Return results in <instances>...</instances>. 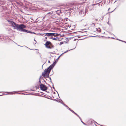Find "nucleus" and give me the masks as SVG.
Returning a JSON list of instances; mask_svg holds the SVG:
<instances>
[{
	"label": "nucleus",
	"instance_id": "nucleus-12",
	"mask_svg": "<svg viewBox=\"0 0 126 126\" xmlns=\"http://www.w3.org/2000/svg\"><path fill=\"white\" fill-rule=\"evenodd\" d=\"M98 29H99V30H98V29H97V28L96 29L97 30V31H98V32H100L101 31H100V29L99 28H98Z\"/></svg>",
	"mask_w": 126,
	"mask_h": 126
},
{
	"label": "nucleus",
	"instance_id": "nucleus-4",
	"mask_svg": "<svg viewBox=\"0 0 126 126\" xmlns=\"http://www.w3.org/2000/svg\"><path fill=\"white\" fill-rule=\"evenodd\" d=\"M40 89L43 91H45L47 90V87L45 85L43 84H41L40 85Z\"/></svg>",
	"mask_w": 126,
	"mask_h": 126
},
{
	"label": "nucleus",
	"instance_id": "nucleus-6",
	"mask_svg": "<svg viewBox=\"0 0 126 126\" xmlns=\"http://www.w3.org/2000/svg\"><path fill=\"white\" fill-rule=\"evenodd\" d=\"M20 29V30H21L23 32H27L29 33H31V32H31L28 31L25 29Z\"/></svg>",
	"mask_w": 126,
	"mask_h": 126
},
{
	"label": "nucleus",
	"instance_id": "nucleus-10",
	"mask_svg": "<svg viewBox=\"0 0 126 126\" xmlns=\"http://www.w3.org/2000/svg\"><path fill=\"white\" fill-rule=\"evenodd\" d=\"M71 111L73 112V113L76 114L79 117V118L81 119L80 117L77 114H76V113H75L74 111L73 110H71Z\"/></svg>",
	"mask_w": 126,
	"mask_h": 126
},
{
	"label": "nucleus",
	"instance_id": "nucleus-19",
	"mask_svg": "<svg viewBox=\"0 0 126 126\" xmlns=\"http://www.w3.org/2000/svg\"><path fill=\"white\" fill-rule=\"evenodd\" d=\"M109 9H110V8L108 10H109Z\"/></svg>",
	"mask_w": 126,
	"mask_h": 126
},
{
	"label": "nucleus",
	"instance_id": "nucleus-1",
	"mask_svg": "<svg viewBox=\"0 0 126 126\" xmlns=\"http://www.w3.org/2000/svg\"><path fill=\"white\" fill-rule=\"evenodd\" d=\"M61 55L59 56L58 58L56 60L55 62H54L52 65L50 66L47 69L45 70L44 72L42 73V76L44 77H46V76L49 75L50 70L54 66L56 63L58 62L60 57Z\"/></svg>",
	"mask_w": 126,
	"mask_h": 126
},
{
	"label": "nucleus",
	"instance_id": "nucleus-11",
	"mask_svg": "<svg viewBox=\"0 0 126 126\" xmlns=\"http://www.w3.org/2000/svg\"><path fill=\"white\" fill-rule=\"evenodd\" d=\"M72 49H71L69 50V51H70V50H72ZM68 51V50H67V51H65V52H64L63 53V54H64V53H66V52H67Z\"/></svg>",
	"mask_w": 126,
	"mask_h": 126
},
{
	"label": "nucleus",
	"instance_id": "nucleus-17",
	"mask_svg": "<svg viewBox=\"0 0 126 126\" xmlns=\"http://www.w3.org/2000/svg\"><path fill=\"white\" fill-rule=\"evenodd\" d=\"M48 62L49 63H50V61H48Z\"/></svg>",
	"mask_w": 126,
	"mask_h": 126
},
{
	"label": "nucleus",
	"instance_id": "nucleus-8",
	"mask_svg": "<svg viewBox=\"0 0 126 126\" xmlns=\"http://www.w3.org/2000/svg\"><path fill=\"white\" fill-rule=\"evenodd\" d=\"M84 11L85 12V14H82V13H83L84 12V11L83 10V11H81V14L82 16H84L85 15V14L86 13V10H85Z\"/></svg>",
	"mask_w": 126,
	"mask_h": 126
},
{
	"label": "nucleus",
	"instance_id": "nucleus-3",
	"mask_svg": "<svg viewBox=\"0 0 126 126\" xmlns=\"http://www.w3.org/2000/svg\"><path fill=\"white\" fill-rule=\"evenodd\" d=\"M46 47L47 48L52 49L54 48V46L49 41H47L45 44Z\"/></svg>",
	"mask_w": 126,
	"mask_h": 126
},
{
	"label": "nucleus",
	"instance_id": "nucleus-9",
	"mask_svg": "<svg viewBox=\"0 0 126 126\" xmlns=\"http://www.w3.org/2000/svg\"><path fill=\"white\" fill-rule=\"evenodd\" d=\"M52 39L53 40H58V39H59L58 37H56V38H52Z\"/></svg>",
	"mask_w": 126,
	"mask_h": 126
},
{
	"label": "nucleus",
	"instance_id": "nucleus-16",
	"mask_svg": "<svg viewBox=\"0 0 126 126\" xmlns=\"http://www.w3.org/2000/svg\"><path fill=\"white\" fill-rule=\"evenodd\" d=\"M64 105H65V106H66V107H67V106L65 104H64Z\"/></svg>",
	"mask_w": 126,
	"mask_h": 126
},
{
	"label": "nucleus",
	"instance_id": "nucleus-5",
	"mask_svg": "<svg viewBox=\"0 0 126 126\" xmlns=\"http://www.w3.org/2000/svg\"><path fill=\"white\" fill-rule=\"evenodd\" d=\"M41 35L43 36H50V37L52 38V33H47L41 34Z\"/></svg>",
	"mask_w": 126,
	"mask_h": 126
},
{
	"label": "nucleus",
	"instance_id": "nucleus-15",
	"mask_svg": "<svg viewBox=\"0 0 126 126\" xmlns=\"http://www.w3.org/2000/svg\"><path fill=\"white\" fill-rule=\"evenodd\" d=\"M81 122H82V123H83V124H84V125H85V124L82 121H81Z\"/></svg>",
	"mask_w": 126,
	"mask_h": 126
},
{
	"label": "nucleus",
	"instance_id": "nucleus-13",
	"mask_svg": "<svg viewBox=\"0 0 126 126\" xmlns=\"http://www.w3.org/2000/svg\"><path fill=\"white\" fill-rule=\"evenodd\" d=\"M47 14H50V15H51L52 14V13H48Z\"/></svg>",
	"mask_w": 126,
	"mask_h": 126
},
{
	"label": "nucleus",
	"instance_id": "nucleus-7",
	"mask_svg": "<svg viewBox=\"0 0 126 126\" xmlns=\"http://www.w3.org/2000/svg\"><path fill=\"white\" fill-rule=\"evenodd\" d=\"M59 35V34L57 33H52V38L53 36H57Z\"/></svg>",
	"mask_w": 126,
	"mask_h": 126
},
{
	"label": "nucleus",
	"instance_id": "nucleus-2",
	"mask_svg": "<svg viewBox=\"0 0 126 126\" xmlns=\"http://www.w3.org/2000/svg\"><path fill=\"white\" fill-rule=\"evenodd\" d=\"M8 22L11 25V26H12L14 29H15L20 30V29L25 28L26 27V26L23 24L19 25L9 20Z\"/></svg>",
	"mask_w": 126,
	"mask_h": 126
},
{
	"label": "nucleus",
	"instance_id": "nucleus-14",
	"mask_svg": "<svg viewBox=\"0 0 126 126\" xmlns=\"http://www.w3.org/2000/svg\"><path fill=\"white\" fill-rule=\"evenodd\" d=\"M68 109H69V110H70L71 111V109H70V108H68Z\"/></svg>",
	"mask_w": 126,
	"mask_h": 126
},
{
	"label": "nucleus",
	"instance_id": "nucleus-18",
	"mask_svg": "<svg viewBox=\"0 0 126 126\" xmlns=\"http://www.w3.org/2000/svg\"><path fill=\"white\" fill-rule=\"evenodd\" d=\"M45 38H46V39H47V37H45Z\"/></svg>",
	"mask_w": 126,
	"mask_h": 126
}]
</instances>
